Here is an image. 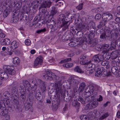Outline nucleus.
Wrapping results in <instances>:
<instances>
[{
    "mask_svg": "<svg viewBox=\"0 0 120 120\" xmlns=\"http://www.w3.org/2000/svg\"><path fill=\"white\" fill-rule=\"evenodd\" d=\"M101 15L100 14H97L95 16V19L96 20H98L101 19Z\"/></svg>",
    "mask_w": 120,
    "mask_h": 120,
    "instance_id": "obj_61",
    "label": "nucleus"
},
{
    "mask_svg": "<svg viewBox=\"0 0 120 120\" xmlns=\"http://www.w3.org/2000/svg\"><path fill=\"white\" fill-rule=\"evenodd\" d=\"M107 56H104L103 57V60L102 61H101L99 63V64H100L101 65L103 66L107 65L108 64L109 62L105 60V58L107 57Z\"/></svg>",
    "mask_w": 120,
    "mask_h": 120,
    "instance_id": "obj_36",
    "label": "nucleus"
},
{
    "mask_svg": "<svg viewBox=\"0 0 120 120\" xmlns=\"http://www.w3.org/2000/svg\"><path fill=\"white\" fill-rule=\"evenodd\" d=\"M3 102H0V106L3 107L5 106V105L6 104L7 105H9L10 102L9 100L8 99H5L3 100V101H1Z\"/></svg>",
    "mask_w": 120,
    "mask_h": 120,
    "instance_id": "obj_26",
    "label": "nucleus"
},
{
    "mask_svg": "<svg viewBox=\"0 0 120 120\" xmlns=\"http://www.w3.org/2000/svg\"><path fill=\"white\" fill-rule=\"evenodd\" d=\"M57 12V9L55 7L53 6L52 7L51 11V14L52 16L55 15Z\"/></svg>",
    "mask_w": 120,
    "mask_h": 120,
    "instance_id": "obj_40",
    "label": "nucleus"
},
{
    "mask_svg": "<svg viewBox=\"0 0 120 120\" xmlns=\"http://www.w3.org/2000/svg\"><path fill=\"white\" fill-rule=\"evenodd\" d=\"M112 15L108 13H105L102 15V18L103 20L108 21L112 19Z\"/></svg>",
    "mask_w": 120,
    "mask_h": 120,
    "instance_id": "obj_15",
    "label": "nucleus"
},
{
    "mask_svg": "<svg viewBox=\"0 0 120 120\" xmlns=\"http://www.w3.org/2000/svg\"><path fill=\"white\" fill-rule=\"evenodd\" d=\"M47 26L48 28H50L51 31L52 32L56 31L57 32L58 31V26L56 23H54L53 24H51L49 23L47 24Z\"/></svg>",
    "mask_w": 120,
    "mask_h": 120,
    "instance_id": "obj_14",
    "label": "nucleus"
},
{
    "mask_svg": "<svg viewBox=\"0 0 120 120\" xmlns=\"http://www.w3.org/2000/svg\"><path fill=\"white\" fill-rule=\"evenodd\" d=\"M116 43L115 41L112 42H111V46L109 48L110 50H112L116 48Z\"/></svg>",
    "mask_w": 120,
    "mask_h": 120,
    "instance_id": "obj_46",
    "label": "nucleus"
},
{
    "mask_svg": "<svg viewBox=\"0 0 120 120\" xmlns=\"http://www.w3.org/2000/svg\"><path fill=\"white\" fill-rule=\"evenodd\" d=\"M26 88L24 86L21 85L19 87V90H20V93H22V92L23 93H26Z\"/></svg>",
    "mask_w": 120,
    "mask_h": 120,
    "instance_id": "obj_41",
    "label": "nucleus"
},
{
    "mask_svg": "<svg viewBox=\"0 0 120 120\" xmlns=\"http://www.w3.org/2000/svg\"><path fill=\"white\" fill-rule=\"evenodd\" d=\"M25 43L26 45H29L31 44V42L29 39H27L25 40Z\"/></svg>",
    "mask_w": 120,
    "mask_h": 120,
    "instance_id": "obj_62",
    "label": "nucleus"
},
{
    "mask_svg": "<svg viewBox=\"0 0 120 120\" xmlns=\"http://www.w3.org/2000/svg\"><path fill=\"white\" fill-rule=\"evenodd\" d=\"M90 90V93H92L94 90V86L91 85H90L89 86Z\"/></svg>",
    "mask_w": 120,
    "mask_h": 120,
    "instance_id": "obj_57",
    "label": "nucleus"
},
{
    "mask_svg": "<svg viewBox=\"0 0 120 120\" xmlns=\"http://www.w3.org/2000/svg\"><path fill=\"white\" fill-rule=\"evenodd\" d=\"M26 93H23L22 92L20 97V99L21 102L24 103L26 98Z\"/></svg>",
    "mask_w": 120,
    "mask_h": 120,
    "instance_id": "obj_28",
    "label": "nucleus"
},
{
    "mask_svg": "<svg viewBox=\"0 0 120 120\" xmlns=\"http://www.w3.org/2000/svg\"><path fill=\"white\" fill-rule=\"evenodd\" d=\"M38 1L35 0L31 3V6L32 7L33 9H34L33 10L35 9H36L37 8L38 5Z\"/></svg>",
    "mask_w": 120,
    "mask_h": 120,
    "instance_id": "obj_34",
    "label": "nucleus"
},
{
    "mask_svg": "<svg viewBox=\"0 0 120 120\" xmlns=\"http://www.w3.org/2000/svg\"><path fill=\"white\" fill-rule=\"evenodd\" d=\"M83 3H82L80 4H79L76 7V9L79 10H81L83 6Z\"/></svg>",
    "mask_w": 120,
    "mask_h": 120,
    "instance_id": "obj_63",
    "label": "nucleus"
},
{
    "mask_svg": "<svg viewBox=\"0 0 120 120\" xmlns=\"http://www.w3.org/2000/svg\"><path fill=\"white\" fill-rule=\"evenodd\" d=\"M67 19V17H66L65 15L63 14H60L59 16V20L61 22L65 21L66 20H68Z\"/></svg>",
    "mask_w": 120,
    "mask_h": 120,
    "instance_id": "obj_31",
    "label": "nucleus"
},
{
    "mask_svg": "<svg viewBox=\"0 0 120 120\" xmlns=\"http://www.w3.org/2000/svg\"><path fill=\"white\" fill-rule=\"evenodd\" d=\"M8 78L7 74L4 72L0 73V78L2 79H7Z\"/></svg>",
    "mask_w": 120,
    "mask_h": 120,
    "instance_id": "obj_33",
    "label": "nucleus"
},
{
    "mask_svg": "<svg viewBox=\"0 0 120 120\" xmlns=\"http://www.w3.org/2000/svg\"><path fill=\"white\" fill-rule=\"evenodd\" d=\"M85 86L86 84L84 82H82L79 84V89L81 93L83 91Z\"/></svg>",
    "mask_w": 120,
    "mask_h": 120,
    "instance_id": "obj_35",
    "label": "nucleus"
},
{
    "mask_svg": "<svg viewBox=\"0 0 120 120\" xmlns=\"http://www.w3.org/2000/svg\"><path fill=\"white\" fill-rule=\"evenodd\" d=\"M31 10L30 8L28 7H27L26 5H24L22 6V11L24 12H26V14H27L28 13L30 12Z\"/></svg>",
    "mask_w": 120,
    "mask_h": 120,
    "instance_id": "obj_29",
    "label": "nucleus"
},
{
    "mask_svg": "<svg viewBox=\"0 0 120 120\" xmlns=\"http://www.w3.org/2000/svg\"><path fill=\"white\" fill-rule=\"evenodd\" d=\"M10 93L8 92H5L3 93L2 95H1L2 99H7V98L10 95Z\"/></svg>",
    "mask_w": 120,
    "mask_h": 120,
    "instance_id": "obj_39",
    "label": "nucleus"
},
{
    "mask_svg": "<svg viewBox=\"0 0 120 120\" xmlns=\"http://www.w3.org/2000/svg\"><path fill=\"white\" fill-rule=\"evenodd\" d=\"M94 64H91L89 63V64H88L86 68H88L89 69H94Z\"/></svg>",
    "mask_w": 120,
    "mask_h": 120,
    "instance_id": "obj_58",
    "label": "nucleus"
},
{
    "mask_svg": "<svg viewBox=\"0 0 120 120\" xmlns=\"http://www.w3.org/2000/svg\"><path fill=\"white\" fill-rule=\"evenodd\" d=\"M54 0H44L43 3L41 4L39 8L40 10L43 9L44 11L43 12L44 13L46 11V8L47 7L49 8Z\"/></svg>",
    "mask_w": 120,
    "mask_h": 120,
    "instance_id": "obj_4",
    "label": "nucleus"
},
{
    "mask_svg": "<svg viewBox=\"0 0 120 120\" xmlns=\"http://www.w3.org/2000/svg\"><path fill=\"white\" fill-rule=\"evenodd\" d=\"M111 34V36L112 38L113 39H116L118 36V34L116 33L115 30H113L110 32V34Z\"/></svg>",
    "mask_w": 120,
    "mask_h": 120,
    "instance_id": "obj_27",
    "label": "nucleus"
},
{
    "mask_svg": "<svg viewBox=\"0 0 120 120\" xmlns=\"http://www.w3.org/2000/svg\"><path fill=\"white\" fill-rule=\"evenodd\" d=\"M111 71L112 73L115 75L116 77H118V68L115 66L112 67L111 68Z\"/></svg>",
    "mask_w": 120,
    "mask_h": 120,
    "instance_id": "obj_22",
    "label": "nucleus"
},
{
    "mask_svg": "<svg viewBox=\"0 0 120 120\" xmlns=\"http://www.w3.org/2000/svg\"><path fill=\"white\" fill-rule=\"evenodd\" d=\"M14 12L16 11V13L17 12H19V13L20 14L21 12H20V10L21 9L22 6V3L18 1L17 2H15L14 3Z\"/></svg>",
    "mask_w": 120,
    "mask_h": 120,
    "instance_id": "obj_13",
    "label": "nucleus"
},
{
    "mask_svg": "<svg viewBox=\"0 0 120 120\" xmlns=\"http://www.w3.org/2000/svg\"><path fill=\"white\" fill-rule=\"evenodd\" d=\"M89 39V42H88V44H91V46L92 47H93L97 44V41L96 40H91L92 39H91L90 40V39Z\"/></svg>",
    "mask_w": 120,
    "mask_h": 120,
    "instance_id": "obj_37",
    "label": "nucleus"
},
{
    "mask_svg": "<svg viewBox=\"0 0 120 120\" xmlns=\"http://www.w3.org/2000/svg\"><path fill=\"white\" fill-rule=\"evenodd\" d=\"M98 105V101L94 99L90 101L89 104L87 105V107L89 109H93L96 107Z\"/></svg>",
    "mask_w": 120,
    "mask_h": 120,
    "instance_id": "obj_11",
    "label": "nucleus"
},
{
    "mask_svg": "<svg viewBox=\"0 0 120 120\" xmlns=\"http://www.w3.org/2000/svg\"><path fill=\"white\" fill-rule=\"evenodd\" d=\"M116 23L114 21H111L109 22V24L110 25L111 27H112L113 28L114 26H115Z\"/></svg>",
    "mask_w": 120,
    "mask_h": 120,
    "instance_id": "obj_64",
    "label": "nucleus"
},
{
    "mask_svg": "<svg viewBox=\"0 0 120 120\" xmlns=\"http://www.w3.org/2000/svg\"><path fill=\"white\" fill-rule=\"evenodd\" d=\"M62 81L55 82L56 94L60 95V94L63 96L65 95V90L62 88Z\"/></svg>",
    "mask_w": 120,
    "mask_h": 120,
    "instance_id": "obj_1",
    "label": "nucleus"
},
{
    "mask_svg": "<svg viewBox=\"0 0 120 120\" xmlns=\"http://www.w3.org/2000/svg\"><path fill=\"white\" fill-rule=\"evenodd\" d=\"M78 78L75 76H71L69 79V84L72 86H75L78 84L79 82Z\"/></svg>",
    "mask_w": 120,
    "mask_h": 120,
    "instance_id": "obj_8",
    "label": "nucleus"
},
{
    "mask_svg": "<svg viewBox=\"0 0 120 120\" xmlns=\"http://www.w3.org/2000/svg\"><path fill=\"white\" fill-rule=\"evenodd\" d=\"M109 115L107 112L106 113L104 114L100 118V119L101 120H103L107 117Z\"/></svg>",
    "mask_w": 120,
    "mask_h": 120,
    "instance_id": "obj_59",
    "label": "nucleus"
},
{
    "mask_svg": "<svg viewBox=\"0 0 120 120\" xmlns=\"http://www.w3.org/2000/svg\"><path fill=\"white\" fill-rule=\"evenodd\" d=\"M74 70L77 72L80 73H83L84 72L82 70L81 68L79 66H77L74 68Z\"/></svg>",
    "mask_w": 120,
    "mask_h": 120,
    "instance_id": "obj_44",
    "label": "nucleus"
},
{
    "mask_svg": "<svg viewBox=\"0 0 120 120\" xmlns=\"http://www.w3.org/2000/svg\"><path fill=\"white\" fill-rule=\"evenodd\" d=\"M20 62V60L18 57H15L13 59V62L15 64H17Z\"/></svg>",
    "mask_w": 120,
    "mask_h": 120,
    "instance_id": "obj_48",
    "label": "nucleus"
},
{
    "mask_svg": "<svg viewBox=\"0 0 120 120\" xmlns=\"http://www.w3.org/2000/svg\"><path fill=\"white\" fill-rule=\"evenodd\" d=\"M30 82L34 85V88L35 90L36 89L37 86L38 84V83L37 81L35 79L33 80H30Z\"/></svg>",
    "mask_w": 120,
    "mask_h": 120,
    "instance_id": "obj_45",
    "label": "nucleus"
},
{
    "mask_svg": "<svg viewBox=\"0 0 120 120\" xmlns=\"http://www.w3.org/2000/svg\"><path fill=\"white\" fill-rule=\"evenodd\" d=\"M1 114L5 116V120H9V116L8 115V111L6 109L5 107L0 106Z\"/></svg>",
    "mask_w": 120,
    "mask_h": 120,
    "instance_id": "obj_9",
    "label": "nucleus"
},
{
    "mask_svg": "<svg viewBox=\"0 0 120 120\" xmlns=\"http://www.w3.org/2000/svg\"><path fill=\"white\" fill-rule=\"evenodd\" d=\"M81 120H89V118L86 115L81 116L80 117Z\"/></svg>",
    "mask_w": 120,
    "mask_h": 120,
    "instance_id": "obj_53",
    "label": "nucleus"
},
{
    "mask_svg": "<svg viewBox=\"0 0 120 120\" xmlns=\"http://www.w3.org/2000/svg\"><path fill=\"white\" fill-rule=\"evenodd\" d=\"M118 55V52L117 50L113 51L111 53V57L112 59H115L117 57Z\"/></svg>",
    "mask_w": 120,
    "mask_h": 120,
    "instance_id": "obj_24",
    "label": "nucleus"
},
{
    "mask_svg": "<svg viewBox=\"0 0 120 120\" xmlns=\"http://www.w3.org/2000/svg\"><path fill=\"white\" fill-rule=\"evenodd\" d=\"M78 22L75 27V30L77 31L83 30L85 31L86 30L89 29V26H87L86 28L85 26L83 24H82V21L80 19H77Z\"/></svg>",
    "mask_w": 120,
    "mask_h": 120,
    "instance_id": "obj_3",
    "label": "nucleus"
},
{
    "mask_svg": "<svg viewBox=\"0 0 120 120\" xmlns=\"http://www.w3.org/2000/svg\"><path fill=\"white\" fill-rule=\"evenodd\" d=\"M21 14V13L20 14L18 12L16 13V11H15L13 14V15L11 19V22L13 23H15L18 21L19 18Z\"/></svg>",
    "mask_w": 120,
    "mask_h": 120,
    "instance_id": "obj_10",
    "label": "nucleus"
},
{
    "mask_svg": "<svg viewBox=\"0 0 120 120\" xmlns=\"http://www.w3.org/2000/svg\"><path fill=\"white\" fill-rule=\"evenodd\" d=\"M62 77H60L58 76H56L55 75L52 79L55 81V82H58L62 81Z\"/></svg>",
    "mask_w": 120,
    "mask_h": 120,
    "instance_id": "obj_38",
    "label": "nucleus"
},
{
    "mask_svg": "<svg viewBox=\"0 0 120 120\" xmlns=\"http://www.w3.org/2000/svg\"><path fill=\"white\" fill-rule=\"evenodd\" d=\"M111 72L110 71H107L104 68L101 67L98 68V70L95 74L96 76L99 77L102 75L103 76H108L110 75Z\"/></svg>",
    "mask_w": 120,
    "mask_h": 120,
    "instance_id": "obj_2",
    "label": "nucleus"
},
{
    "mask_svg": "<svg viewBox=\"0 0 120 120\" xmlns=\"http://www.w3.org/2000/svg\"><path fill=\"white\" fill-rule=\"evenodd\" d=\"M66 20L62 22V24L60 26V27L63 28L62 30L63 31H65L67 29L69 25V24H68L69 20Z\"/></svg>",
    "mask_w": 120,
    "mask_h": 120,
    "instance_id": "obj_19",
    "label": "nucleus"
},
{
    "mask_svg": "<svg viewBox=\"0 0 120 120\" xmlns=\"http://www.w3.org/2000/svg\"><path fill=\"white\" fill-rule=\"evenodd\" d=\"M106 55L107 56H108V55H109L108 53L107 52L104 53L103 55L98 54L95 55L92 58V61L96 63H99L101 61H102L103 60V57L104 56H105Z\"/></svg>",
    "mask_w": 120,
    "mask_h": 120,
    "instance_id": "obj_5",
    "label": "nucleus"
},
{
    "mask_svg": "<svg viewBox=\"0 0 120 120\" xmlns=\"http://www.w3.org/2000/svg\"><path fill=\"white\" fill-rule=\"evenodd\" d=\"M42 59V57L41 56H39L36 58L34 61V66L36 67L39 65H41L43 61Z\"/></svg>",
    "mask_w": 120,
    "mask_h": 120,
    "instance_id": "obj_18",
    "label": "nucleus"
},
{
    "mask_svg": "<svg viewBox=\"0 0 120 120\" xmlns=\"http://www.w3.org/2000/svg\"><path fill=\"white\" fill-rule=\"evenodd\" d=\"M107 21H105L103 20V21L100 22V24L98 26V28L100 29L101 27L105 26L106 23Z\"/></svg>",
    "mask_w": 120,
    "mask_h": 120,
    "instance_id": "obj_43",
    "label": "nucleus"
},
{
    "mask_svg": "<svg viewBox=\"0 0 120 120\" xmlns=\"http://www.w3.org/2000/svg\"><path fill=\"white\" fill-rule=\"evenodd\" d=\"M12 48L10 46H8L6 49V50L8 52V54L9 55H11L12 53Z\"/></svg>",
    "mask_w": 120,
    "mask_h": 120,
    "instance_id": "obj_50",
    "label": "nucleus"
},
{
    "mask_svg": "<svg viewBox=\"0 0 120 120\" xmlns=\"http://www.w3.org/2000/svg\"><path fill=\"white\" fill-rule=\"evenodd\" d=\"M73 65V64H64L63 65V66L64 67L68 68L72 66Z\"/></svg>",
    "mask_w": 120,
    "mask_h": 120,
    "instance_id": "obj_55",
    "label": "nucleus"
},
{
    "mask_svg": "<svg viewBox=\"0 0 120 120\" xmlns=\"http://www.w3.org/2000/svg\"><path fill=\"white\" fill-rule=\"evenodd\" d=\"M106 31L107 33L104 32L100 35V38L102 39H107L106 38H108L109 37L110 29L109 28H108L107 30Z\"/></svg>",
    "mask_w": 120,
    "mask_h": 120,
    "instance_id": "obj_17",
    "label": "nucleus"
},
{
    "mask_svg": "<svg viewBox=\"0 0 120 120\" xmlns=\"http://www.w3.org/2000/svg\"><path fill=\"white\" fill-rule=\"evenodd\" d=\"M55 74L51 72L47 71L45 73L43 74L42 76L46 79L52 80Z\"/></svg>",
    "mask_w": 120,
    "mask_h": 120,
    "instance_id": "obj_12",
    "label": "nucleus"
},
{
    "mask_svg": "<svg viewBox=\"0 0 120 120\" xmlns=\"http://www.w3.org/2000/svg\"><path fill=\"white\" fill-rule=\"evenodd\" d=\"M76 34L78 37L77 38H78L79 39L80 38H81L82 36L83 33L82 31H78L77 32Z\"/></svg>",
    "mask_w": 120,
    "mask_h": 120,
    "instance_id": "obj_47",
    "label": "nucleus"
},
{
    "mask_svg": "<svg viewBox=\"0 0 120 120\" xmlns=\"http://www.w3.org/2000/svg\"><path fill=\"white\" fill-rule=\"evenodd\" d=\"M11 46L12 48L15 49L17 48L19 46L18 42L15 41H14L11 44Z\"/></svg>",
    "mask_w": 120,
    "mask_h": 120,
    "instance_id": "obj_25",
    "label": "nucleus"
},
{
    "mask_svg": "<svg viewBox=\"0 0 120 120\" xmlns=\"http://www.w3.org/2000/svg\"><path fill=\"white\" fill-rule=\"evenodd\" d=\"M86 70H85L86 72H87V73H89L90 74H91L93 72V70L94 69H89L88 68H86Z\"/></svg>",
    "mask_w": 120,
    "mask_h": 120,
    "instance_id": "obj_54",
    "label": "nucleus"
},
{
    "mask_svg": "<svg viewBox=\"0 0 120 120\" xmlns=\"http://www.w3.org/2000/svg\"><path fill=\"white\" fill-rule=\"evenodd\" d=\"M12 5L8 4V7H7V8L4 11L3 13V16L4 18L6 17L8 15L9 12L11 11L12 10Z\"/></svg>",
    "mask_w": 120,
    "mask_h": 120,
    "instance_id": "obj_16",
    "label": "nucleus"
},
{
    "mask_svg": "<svg viewBox=\"0 0 120 120\" xmlns=\"http://www.w3.org/2000/svg\"><path fill=\"white\" fill-rule=\"evenodd\" d=\"M12 98L15 102L16 103V104L18 103L19 98L17 95H13L12 96Z\"/></svg>",
    "mask_w": 120,
    "mask_h": 120,
    "instance_id": "obj_51",
    "label": "nucleus"
},
{
    "mask_svg": "<svg viewBox=\"0 0 120 120\" xmlns=\"http://www.w3.org/2000/svg\"><path fill=\"white\" fill-rule=\"evenodd\" d=\"M35 94L36 97L38 101H42L43 100V98L39 90H37Z\"/></svg>",
    "mask_w": 120,
    "mask_h": 120,
    "instance_id": "obj_20",
    "label": "nucleus"
},
{
    "mask_svg": "<svg viewBox=\"0 0 120 120\" xmlns=\"http://www.w3.org/2000/svg\"><path fill=\"white\" fill-rule=\"evenodd\" d=\"M89 31L90 32V33L89 34L88 38L90 40L91 39H92L94 37L95 29L92 27L89 30Z\"/></svg>",
    "mask_w": 120,
    "mask_h": 120,
    "instance_id": "obj_21",
    "label": "nucleus"
},
{
    "mask_svg": "<svg viewBox=\"0 0 120 120\" xmlns=\"http://www.w3.org/2000/svg\"><path fill=\"white\" fill-rule=\"evenodd\" d=\"M27 14L25 13H24V12L23 13L21 12L20 16V20L22 19L24 21L27 20L28 19V16L26 15Z\"/></svg>",
    "mask_w": 120,
    "mask_h": 120,
    "instance_id": "obj_23",
    "label": "nucleus"
},
{
    "mask_svg": "<svg viewBox=\"0 0 120 120\" xmlns=\"http://www.w3.org/2000/svg\"><path fill=\"white\" fill-rule=\"evenodd\" d=\"M72 105L74 106L78 107L79 106L80 104L77 101V99L75 98H72Z\"/></svg>",
    "mask_w": 120,
    "mask_h": 120,
    "instance_id": "obj_32",
    "label": "nucleus"
},
{
    "mask_svg": "<svg viewBox=\"0 0 120 120\" xmlns=\"http://www.w3.org/2000/svg\"><path fill=\"white\" fill-rule=\"evenodd\" d=\"M78 100L79 101L81 102L83 104H86L85 100H84L83 98L80 97L78 99Z\"/></svg>",
    "mask_w": 120,
    "mask_h": 120,
    "instance_id": "obj_56",
    "label": "nucleus"
},
{
    "mask_svg": "<svg viewBox=\"0 0 120 120\" xmlns=\"http://www.w3.org/2000/svg\"><path fill=\"white\" fill-rule=\"evenodd\" d=\"M23 86L26 87H29L30 86V84L28 81L27 80H24L22 82Z\"/></svg>",
    "mask_w": 120,
    "mask_h": 120,
    "instance_id": "obj_42",
    "label": "nucleus"
},
{
    "mask_svg": "<svg viewBox=\"0 0 120 120\" xmlns=\"http://www.w3.org/2000/svg\"><path fill=\"white\" fill-rule=\"evenodd\" d=\"M32 96H29L27 101L24 104L25 110L27 111L32 107L33 103V100L32 99Z\"/></svg>",
    "mask_w": 120,
    "mask_h": 120,
    "instance_id": "obj_7",
    "label": "nucleus"
},
{
    "mask_svg": "<svg viewBox=\"0 0 120 120\" xmlns=\"http://www.w3.org/2000/svg\"><path fill=\"white\" fill-rule=\"evenodd\" d=\"M92 97H90L89 96L88 97H86L85 99V103H88L89 101H90L91 100Z\"/></svg>",
    "mask_w": 120,
    "mask_h": 120,
    "instance_id": "obj_60",
    "label": "nucleus"
},
{
    "mask_svg": "<svg viewBox=\"0 0 120 120\" xmlns=\"http://www.w3.org/2000/svg\"><path fill=\"white\" fill-rule=\"evenodd\" d=\"M71 58H66L65 59L62 60L60 62V64H62L64 63H66L71 60Z\"/></svg>",
    "mask_w": 120,
    "mask_h": 120,
    "instance_id": "obj_49",
    "label": "nucleus"
},
{
    "mask_svg": "<svg viewBox=\"0 0 120 120\" xmlns=\"http://www.w3.org/2000/svg\"><path fill=\"white\" fill-rule=\"evenodd\" d=\"M3 68L5 71L10 75H12L15 73L14 67L12 66L5 65L3 66Z\"/></svg>",
    "mask_w": 120,
    "mask_h": 120,
    "instance_id": "obj_6",
    "label": "nucleus"
},
{
    "mask_svg": "<svg viewBox=\"0 0 120 120\" xmlns=\"http://www.w3.org/2000/svg\"><path fill=\"white\" fill-rule=\"evenodd\" d=\"M109 44L104 45H103V49H106L107 52L110 50V49H109V48H108L109 47Z\"/></svg>",
    "mask_w": 120,
    "mask_h": 120,
    "instance_id": "obj_52",
    "label": "nucleus"
},
{
    "mask_svg": "<svg viewBox=\"0 0 120 120\" xmlns=\"http://www.w3.org/2000/svg\"><path fill=\"white\" fill-rule=\"evenodd\" d=\"M88 40L87 41L86 38L84 36L83 38L79 41L80 44L81 45L86 44V43H88L89 40L88 39Z\"/></svg>",
    "mask_w": 120,
    "mask_h": 120,
    "instance_id": "obj_30",
    "label": "nucleus"
}]
</instances>
